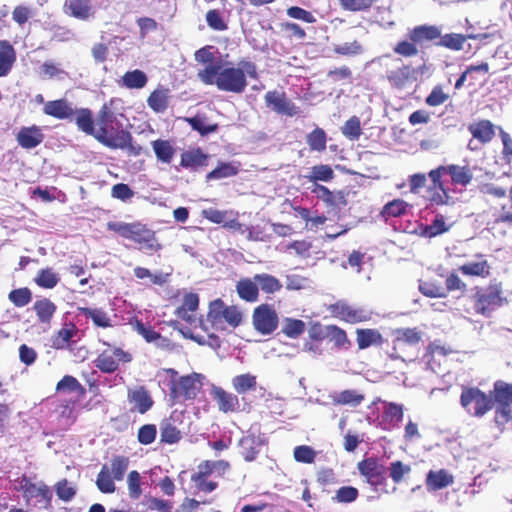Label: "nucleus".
<instances>
[{"label": "nucleus", "mask_w": 512, "mask_h": 512, "mask_svg": "<svg viewBox=\"0 0 512 512\" xmlns=\"http://www.w3.org/2000/svg\"><path fill=\"white\" fill-rule=\"evenodd\" d=\"M247 77L258 79L257 65L246 59L238 62V67L222 68L220 64H210L199 72V78L207 85H216L220 91L241 94L245 91Z\"/></svg>", "instance_id": "obj_1"}, {"label": "nucleus", "mask_w": 512, "mask_h": 512, "mask_svg": "<svg viewBox=\"0 0 512 512\" xmlns=\"http://www.w3.org/2000/svg\"><path fill=\"white\" fill-rule=\"evenodd\" d=\"M445 176H449V182L454 187H467L474 178L473 169L469 165H440L430 170L428 173L431 180L430 201L437 206L447 205L450 201L449 189L444 181Z\"/></svg>", "instance_id": "obj_2"}, {"label": "nucleus", "mask_w": 512, "mask_h": 512, "mask_svg": "<svg viewBox=\"0 0 512 512\" xmlns=\"http://www.w3.org/2000/svg\"><path fill=\"white\" fill-rule=\"evenodd\" d=\"M123 124L117 120L111 107L104 103L96 115V134L94 138L102 145L112 148L122 146L128 138Z\"/></svg>", "instance_id": "obj_3"}, {"label": "nucleus", "mask_w": 512, "mask_h": 512, "mask_svg": "<svg viewBox=\"0 0 512 512\" xmlns=\"http://www.w3.org/2000/svg\"><path fill=\"white\" fill-rule=\"evenodd\" d=\"M470 299L475 314L486 318L491 317L494 311L507 302L503 284L497 280L491 281L487 286L475 287Z\"/></svg>", "instance_id": "obj_4"}, {"label": "nucleus", "mask_w": 512, "mask_h": 512, "mask_svg": "<svg viewBox=\"0 0 512 512\" xmlns=\"http://www.w3.org/2000/svg\"><path fill=\"white\" fill-rule=\"evenodd\" d=\"M440 37V28L436 25H418L408 33L409 40L399 41L393 51L402 57H414L419 50L417 45H423L425 42H432Z\"/></svg>", "instance_id": "obj_5"}, {"label": "nucleus", "mask_w": 512, "mask_h": 512, "mask_svg": "<svg viewBox=\"0 0 512 512\" xmlns=\"http://www.w3.org/2000/svg\"><path fill=\"white\" fill-rule=\"evenodd\" d=\"M460 405L472 417L482 418L494 407L491 394L478 387L463 386L460 394Z\"/></svg>", "instance_id": "obj_6"}, {"label": "nucleus", "mask_w": 512, "mask_h": 512, "mask_svg": "<svg viewBox=\"0 0 512 512\" xmlns=\"http://www.w3.org/2000/svg\"><path fill=\"white\" fill-rule=\"evenodd\" d=\"M491 397L496 405L494 422L497 426H504L512 421V384L498 380L493 384Z\"/></svg>", "instance_id": "obj_7"}, {"label": "nucleus", "mask_w": 512, "mask_h": 512, "mask_svg": "<svg viewBox=\"0 0 512 512\" xmlns=\"http://www.w3.org/2000/svg\"><path fill=\"white\" fill-rule=\"evenodd\" d=\"M106 349H103L93 361L94 366L102 373L112 374L119 369L120 364H127L133 360L129 351L121 347L113 346L107 341H100Z\"/></svg>", "instance_id": "obj_8"}, {"label": "nucleus", "mask_w": 512, "mask_h": 512, "mask_svg": "<svg viewBox=\"0 0 512 512\" xmlns=\"http://www.w3.org/2000/svg\"><path fill=\"white\" fill-rule=\"evenodd\" d=\"M207 319L214 327L226 322L232 328H236L242 323L243 314L237 306H227L223 300L216 299L209 305Z\"/></svg>", "instance_id": "obj_9"}, {"label": "nucleus", "mask_w": 512, "mask_h": 512, "mask_svg": "<svg viewBox=\"0 0 512 512\" xmlns=\"http://www.w3.org/2000/svg\"><path fill=\"white\" fill-rule=\"evenodd\" d=\"M279 325V316L273 305L262 303L252 312V326L260 335H271Z\"/></svg>", "instance_id": "obj_10"}, {"label": "nucleus", "mask_w": 512, "mask_h": 512, "mask_svg": "<svg viewBox=\"0 0 512 512\" xmlns=\"http://www.w3.org/2000/svg\"><path fill=\"white\" fill-rule=\"evenodd\" d=\"M202 378L201 374L193 372L189 375L180 376L177 380H172L170 396L174 399L180 397L184 400L195 399L202 388Z\"/></svg>", "instance_id": "obj_11"}, {"label": "nucleus", "mask_w": 512, "mask_h": 512, "mask_svg": "<svg viewBox=\"0 0 512 512\" xmlns=\"http://www.w3.org/2000/svg\"><path fill=\"white\" fill-rule=\"evenodd\" d=\"M329 311L334 318L349 324L367 322L371 319V311L354 307L344 301H337L329 306Z\"/></svg>", "instance_id": "obj_12"}, {"label": "nucleus", "mask_w": 512, "mask_h": 512, "mask_svg": "<svg viewBox=\"0 0 512 512\" xmlns=\"http://www.w3.org/2000/svg\"><path fill=\"white\" fill-rule=\"evenodd\" d=\"M127 239L136 243L140 250L156 252L162 248L161 244L157 242L155 232L141 222H133Z\"/></svg>", "instance_id": "obj_13"}, {"label": "nucleus", "mask_w": 512, "mask_h": 512, "mask_svg": "<svg viewBox=\"0 0 512 512\" xmlns=\"http://www.w3.org/2000/svg\"><path fill=\"white\" fill-rule=\"evenodd\" d=\"M266 107L279 115L293 117L299 113V108L290 100L284 91L271 90L265 96Z\"/></svg>", "instance_id": "obj_14"}, {"label": "nucleus", "mask_w": 512, "mask_h": 512, "mask_svg": "<svg viewBox=\"0 0 512 512\" xmlns=\"http://www.w3.org/2000/svg\"><path fill=\"white\" fill-rule=\"evenodd\" d=\"M127 401L131 405L130 411L139 414H146L154 405L149 390L143 386H135L127 390Z\"/></svg>", "instance_id": "obj_15"}, {"label": "nucleus", "mask_w": 512, "mask_h": 512, "mask_svg": "<svg viewBox=\"0 0 512 512\" xmlns=\"http://www.w3.org/2000/svg\"><path fill=\"white\" fill-rule=\"evenodd\" d=\"M358 470L372 486L377 487L385 482V467L376 458L363 459L358 463Z\"/></svg>", "instance_id": "obj_16"}, {"label": "nucleus", "mask_w": 512, "mask_h": 512, "mask_svg": "<svg viewBox=\"0 0 512 512\" xmlns=\"http://www.w3.org/2000/svg\"><path fill=\"white\" fill-rule=\"evenodd\" d=\"M181 421L176 412L171 413L167 418L160 422V442L163 444H176L182 437V431L179 428Z\"/></svg>", "instance_id": "obj_17"}, {"label": "nucleus", "mask_w": 512, "mask_h": 512, "mask_svg": "<svg viewBox=\"0 0 512 512\" xmlns=\"http://www.w3.org/2000/svg\"><path fill=\"white\" fill-rule=\"evenodd\" d=\"M210 394L216 401L219 411L235 413L240 411V400L237 394L226 391L220 386L212 385Z\"/></svg>", "instance_id": "obj_18"}, {"label": "nucleus", "mask_w": 512, "mask_h": 512, "mask_svg": "<svg viewBox=\"0 0 512 512\" xmlns=\"http://www.w3.org/2000/svg\"><path fill=\"white\" fill-rule=\"evenodd\" d=\"M210 155L200 147L185 150L180 155L179 166L183 169L196 172L208 165Z\"/></svg>", "instance_id": "obj_19"}, {"label": "nucleus", "mask_w": 512, "mask_h": 512, "mask_svg": "<svg viewBox=\"0 0 512 512\" xmlns=\"http://www.w3.org/2000/svg\"><path fill=\"white\" fill-rule=\"evenodd\" d=\"M20 489L23 496L27 499H36L38 502L50 504L52 499V491L44 483H33L29 478L23 477L20 482Z\"/></svg>", "instance_id": "obj_20"}, {"label": "nucleus", "mask_w": 512, "mask_h": 512, "mask_svg": "<svg viewBox=\"0 0 512 512\" xmlns=\"http://www.w3.org/2000/svg\"><path fill=\"white\" fill-rule=\"evenodd\" d=\"M311 192L315 194L319 200L323 201L326 206L331 208L341 209L348 204L347 193L342 190L331 191L324 185L315 184Z\"/></svg>", "instance_id": "obj_21"}, {"label": "nucleus", "mask_w": 512, "mask_h": 512, "mask_svg": "<svg viewBox=\"0 0 512 512\" xmlns=\"http://www.w3.org/2000/svg\"><path fill=\"white\" fill-rule=\"evenodd\" d=\"M44 134L41 127L37 125L23 126L16 134L19 146L24 149H34L44 141Z\"/></svg>", "instance_id": "obj_22"}, {"label": "nucleus", "mask_w": 512, "mask_h": 512, "mask_svg": "<svg viewBox=\"0 0 512 512\" xmlns=\"http://www.w3.org/2000/svg\"><path fill=\"white\" fill-rule=\"evenodd\" d=\"M487 33L480 34H458V33H447L442 35L440 33L439 41L436 43L437 46H441L453 51H460L463 49L464 43L467 39L482 40L488 38Z\"/></svg>", "instance_id": "obj_23"}, {"label": "nucleus", "mask_w": 512, "mask_h": 512, "mask_svg": "<svg viewBox=\"0 0 512 512\" xmlns=\"http://www.w3.org/2000/svg\"><path fill=\"white\" fill-rule=\"evenodd\" d=\"M451 352L452 350L441 344L440 341H434L427 345L423 358L428 368L433 372H437L441 366V360Z\"/></svg>", "instance_id": "obj_24"}, {"label": "nucleus", "mask_w": 512, "mask_h": 512, "mask_svg": "<svg viewBox=\"0 0 512 512\" xmlns=\"http://www.w3.org/2000/svg\"><path fill=\"white\" fill-rule=\"evenodd\" d=\"M32 309L35 312L38 323L50 328L54 315L57 312V305L51 299L43 297L34 302Z\"/></svg>", "instance_id": "obj_25"}, {"label": "nucleus", "mask_w": 512, "mask_h": 512, "mask_svg": "<svg viewBox=\"0 0 512 512\" xmlns=\"http://www.w3.org/2000/svg\"><path fill=\"white\" fill-rule=\"evenodd\" d=\"M404 408L402 404L388 402L384 405L381 418V426L384 430H392L397 428L403 420Z\"/></svg>", "instance_id": "obj_26"}, {"label": "nucleus", "mask_w": 512, "mask_h": 512, "mask_svg": "<svg viewBox=\"0 0 512 512\" xmlns=\"http://www.w3.org/2000/svg\"><path fill=\"white\" fill-rule=\"evenodd\" d=\"M77 326L72 323H64L61 329L56 331L50 339V346L55 350H64L70 346L71 340L78 333Z\"/></svg>", "instance_id": "obj_27"}, {"label": "nucleus", "mask_w": 512, "mask_h": 512, "mask_svg": "<svg viewBox=\"0 0 512 512\" xmlns=\"http://www.w3.org/2000/svg\"><path fill=\"white\" fill-rule=\"evenodd\" d=\"M170 99H171L170 89L163 85H159L148 96L147 104L153 112L163 113L169 107Z\"/></svg>", "instance_id": "obj_28"}, {"label": "nucleus", "mask_w": 512, "mask_h": 512, "mask_svg": "<svg viewBox=\"0 0 512 512\" xmlns=\"http://www.w3.org/2000/svg\"><path fill=\"white\" fill-rule=\"evenodd\" d=\"M63 10L65 14L79 20H87L94 13L90 0H65Z\"/></svg>", "instance_id": "obj_29"}, {"label": "nucleus", "mask_w": 512, "mask_h": 512, "mask_svg": "<svg viewBox=\"0 0 512 512\" xmlns=\"http://www.w3.org/2000/svg\"><path fill=\"white\" fill-rule=\"evenodd\" d=\"M262 441L259 436L248 434L239 440L240 454L246 462H252L260 453Z\"/></svg>", "instance_id": "obj_30"}, {"label": "nucleus", "mask_w": 512, "mask_h": 512, "mask_svg": "<svg viewBox=\"0 0 512 512\" xmlns=\"http://www.w3.org/2000/svg\"><path fill=\"white\" fill-rule=\"evenodd\" d=\"M235 289L238 297L247 303H255L259 300V287L254 277L241 278L237 281Z\"/></svg>", "instance_id": "obj_31"}, {"label": "nucleus", "mask_w": 512, "mask_h": 512, "mask_svg": "<svg viewBox=\"0 0 512 512\" xmlns=\"http://www.w3.org/2000/svg\"><path fill=\"white\" fill-rule=\"evenodd\" d=\"M198 306V295L196 293H186L183 298L182 305L176 309L175 314L183 321L192 324L195 321L194 313L198 309Z\"/></svg>", "instance_id": "obj_32"}, {"label": "nucleus", "mask_w": 512, "mask_h": 512, "mask_svg": "<svg viewBox=\"0 0 512 512\" xmlns=\"http://www.w3.org/2000/svg\"><path fill=\"white\" fill-rule=\"evenodd\" d=\"M77 128L86 135L94 137L96 134V118L88 108H80L74 111Z\"/></svg>", "instance_id": "obj_33"}, {"label": "nucleus", "mask_w": 512, "mask_h": 512, "mask_svg": "<svg viewBox=\"0 0 512 512\" xmlns=\"http://www.w3.org/2000/svg\"><path fill=\"white\" fill-rule=\"evenodd\" d=\"M453 482V475L448 473L445 469L437 471L430 470L426 476V487L428 491L441 490L451 485Z\"/></svg>", "instance_id": "obj_34"}, {"label": "nucleus", "mask_w": 512, "mask_h": 512, "mask_svg": "<svg viewBox=\"0 0 512 512\" xmlns=\"http://www.w3.org/2000/svg\"><path fill=\"white\" fill-rule=\"evenodd\" d=\"M450 225L446 223L442 214H437L429 225L419 226L418 234L420 237L432 239L448 232Z\"/></svg>", "instance_id": "obj_35"}, {"label": "nucleus", "mask_w": 512, "mask_h": 512, "mask_svg": "<svg viewBox=\"0 0 512 512\" xmlns=\"http://www.w3.org/2000/svg\"><path fill=\"white\" fill-rule=\"evenodd\" d=\"M16 62V51L7 40H0V77L7 76Z\"/></svg>", "instance_id": "obj_36"}, {"label": "nucleus", "mask_w": 512, "mask_h": 512, "mask_svg": "<svg viewBox=\"0 0 512 512\" xmlns=\"http://www.w3.org/2000/svg\"><path fill=\"white\" fill-rule=\"evenodd\" d=\"M386 78L391 87L402 89L412 81L413 69L409 65H403L397 69L387 71Z\"/></svg>", "instance_id": "obj_37"}, {"label": "nucleus", "mask_w": 512, "mask_h": 512, "mask_svg": "<svg viewBox=\"0 0 512 512\" xmlns=\"http://www.w3.org/2000/svg\"><path fill=\"white\" fill-rule=\"evenodd\" d=\"M151 146L157 161L162 164H171L176 154V148L170 140L156 139L151 142Z\"/></svg>", "instance_id": "obj_38"}, {"label": "nucleus", "mask_w": 512, "mask_h": 512, "mask_svg": "<svg viewBox=\"0 0 512 512\" xmlns=\"http://www.w3.org/2000/svg\"><path fill=\"white\" fill-rule=\"evenodd\" d=\"M43 112L56 119H67L74 115V110L65 99L48 101L43 108Z\"/></svg>", "instance_id": "obj_39"}, {"label": "nucleus", "mask_w": 512, "mask_h": 512, "mask_svg": "<svg viewBox=\"0 0 512 512\" xmlns=\"http://www.w3.org/2000/svg\"><path fill=\"white\" fill-rule=\"evenodd\" d=\"M231 383L237 395L242 396L244 401L246 393L256 390L257 378L251 373H244L233 377Z\"/></svg>", "instance_id": "obj_40"}, {"label": "nucleus", "mask_w": 512, "mask_h": 512, "mask_svg": "<svg viewBox=\"0 0 512 512\" xmlns=\"http://www.w3.org/2000/svg\"><path fill=\"white\" fill-rule=\"evenodd\" d=\"M422 332L417 328H402L396 331L393 350L404 345L413 346L422 341Z\"/></svg>", "instance_id": "obj_41"}, {"label": "nucleus", "mask_w": 512, "mask_h": 512, "mask_svg": "<svg viewBox=\"0 0 512 512\" xmlns=\"http://www.w3.org/2000/svg\"><path fill=\"white\" fill-rule=\"evenodd\" d=\"M356 341L358 348L364 350L372 345H381L383 343V336L376 329L361 328L356 330Z\"/></svg>", "instance_id": "obj_42"}, {"label": "nucleus", "mask_w": 512, "mask_h": 512, "mask_svg": "<svg viewBox=\"0 0 512 512\" xmlns=\"http://www.w3.org/2000/svg\"><path fill=\"white\" fill-rule=\"evenodd\" d=\"M326 335L336 350H348L352 345L346 331L337 325H327Z\"/></svg>", "instance_id": "obj_43"}, {"label": "nucleus", "mask_w": 512, "mask_h": 512, "mask_svg": "<svg viewBox=\"0 0 512 512\" xmlns=\"http://www.w3.org/2000/svg\"><path fill=\"white\" fill-rule=\"evenodd\" d=\"M472 136L482 143H487L495 136L494 126L489 120H480L469 126Z\"/></svg>", "instance_id": "obj_44"}, {"label": "nucleus", "mask_w": 512, "mask_h": 512, "mask_svg": "<svg viewBox=\"0 0 512 512\" xmlns=\"http://www.w3.org/2000/svg\"><path fill=\"white\" fill-rule=\"evenodd\" d=\"M122 87L127 89H142L148 83V77L145 72L139 69L127 71L119 81Z\"/></svg>", "instance_id": "obj_45"}, {"label": "nucleus", "mask_w": 512, "mask_h": 512, "mask_svg": "<svg viewBox=\"0 0 512 512\" xmlns=\"http://www.w3.org/2000/svg\"><path fill=\"white\" fill-rule=\"evenodd\" d=\"M78 314L92 320L95 326L101 328L111 327V319L108 314L100 308L78 307Z\"/></svg>", "instance_id": "obj_46"}, {"label": "nucleus", "mask_w": 512, "mask_h": 512, "mask_svg": "<svg viewBox=\"0 0 512 512\" xmlns=\"http://www.w3.org/2000/svg\"><path fill=\"white\" fill-rule=\"evenodd\" d=\"M490 269V264L485 259L477 262H468L458 268V270L466 276L481 278L489 277L491 274Z\"/></svg>", "instance_id": "obj_47"}, {"label": "nucleus", "mask_w": 512, "mask_h": 512, "mask_svg": "<svg viewBox=\"0 0 512 512\" xmlns=\"http://www.w3.org/2000/svg\"><path fill=\"white\" fill-rule=\"evenodd\" d=\"M240 163L219 162L217 167L207 173L206 180H219L223 178L233 177L238 174Z\"/></svg>", "instance_id": "obj_48"}, {"label": "nucleus", "mask_w": 512, "mask_h": 512, "mask_svg": "<svg viewBox=\"0 0 512 512\" xmlns=\"http://www.w3.org/2000/svg\"><path fill=\"white\" fill-rule=\"evenodd\" d=\"M259 289L265 294H274L282 289V283L275 276L268 273H260L254 275Z\"/></svg>", "instance_id": "obj_49"}, {"label": "nucleus", "mask_w": 512, "mask_h": 512, "mask_svg": "<svg viewBox=\"0 0 512 512\" xmlns=\"http://www.w3.org/2000/svg\"><path fill=\"white\" fill-rule=\"evenodd\" d=\"M409 204L403 199H394L386 203L382 210L380 211V215L388 220L389 218L401 217L408 212Z\"/></svg>", "instance_id": "obj_50"}, {"label": "nucleus", "mask_w": 512, "mask_h": 512, "mask_svg": "<svg viewBox=\"0 0 512 512\" xmlns=\"http://www.w3.org/2000/svg\"><path fill=\"white\" fill-rule=\"evenodd\" d=\"M365 399L362 393L356 390L346 389L333 396V403L336 405L359 406Z\"/></svg>", "instance_id": "obj_51"}, {"label": "nucleus", "mask_w": 512, "mask_h": 512, "mask_svg": "<svg viewBox=\"0 0 512 512\" xmlns=\"http://www.w3.org/2000/svg\"><path fill=\"white\" fill-rule=\"evenodd\" d=\"M60 281L58 273L53 268L47 267L37 272L34 282L43 289H53Z\"/></svg>", "instance_id": "obj_52"}, {"label": "nucleus", "mask_w": 512, "mask_h": 512, "mask_svg": "<svg viewBox=\"0 0 512 512\" xmlns=\"http://www.w3.org/2000/svg\"><path fill=\"white\" fill-rule=\"evenodd\" d=\"M306 143L311 151L324 152L327 145V134L324 129L316 127L307 134Z\"/></svg>", "instance_id": "obj_53"}, {"label": "nucleus", "mask_w": 512, "mask_h": 512, "mask_svg": "<svg viewBox=\"0 0 512 512\" xmlns=\"http://www.w3.org/2000/svg\"><path fill=\"white\" fill-rule=\"evenodd\" d=\"M308 181L318 184V181L329 182L335 177L330 165L319 164L311 168L310 173L304 176Z\"/></svg>", "instance_id": "obj_54"}, {"label": "nucleus", "mask_w": 512, "mask_h": 512, "mask_svg": "<svg viewBox=\"0 0 512 512\" xmlns=\"http://www.w3.org/2000/svg\"><path fill=\"white\" fill-rule=\"evenodd\" d=\"M306 329V324L301 319L287 317L283 320L282 333L291 339L300 337Z\"/></svg>", "instance_id": "obj_55"}, {"label": "nucleus", "mask_w": 512, "mask_h": 512, "mask_svg": "<svg viewBox=\"0 0 512 512\" xmlns=\"http://www.w3.org/2000/svg\"><path fill=\"white\" fill-rule=\"evenodd\" d=\"M115 479L109 471L107 465H103L97 475L96 486L104 494H112L116 490Z\"/></svg>", "instance_id": "obj_56"}, {"label": "nucleus", "mask_w": 512, "mask_h": 512, "mask_svg": "<svg viewBox=\"0 0 512 512\" xmlns=\"http://www.w3.org/2000/svg\"><path fill=\"white\" fill-rule=\"evenodd\" d=\"M358 497L359 490L356 487L341 486L335 491V494L331 499L334 503L350 504L356 501Z\"/></svg>", "instance_id": "obj_57"}, {"label": "nucleus", "mask_w": 512, "mask_h": 512, "mask_svg": "<svg viewBox=\"0 0 512 512\" xmlns=\"http://www.w3.org/2000/svg\"><path fill=\"white\" fill-rule=\"evenodd\" d=\"M450 99V95L441 84L435 85L431 92L425 98V103L429 107L443 105Z\"/></svg>", "instance_id": "obj_58"}, {"label": "nucleus", "mask_w": 512, "mask_h": 512, "mask_svg": "<svg viewBox=\"0 0 512 512\" xmlns=\"http://www.w3.org/2000/svg\"><path fill=\"white\" fill-rule=\"evenodd\" d=\"M129 466V458L116 455L112 458L109 471L116 481H122Z\"/></svg>", "instance_id": "obj_59"}, {"label": "nucleus", "mask_w": 512, "mask_h": 512, "mask_svg": "<svg viewBox=\"0 0 512 512\" xmlns=\"http://www.w3.org/2000/svg\"><path fill=\"white\" fill-rule=\"evenodd\" d=\"M342 134L351 141H356L362 134L360 119L357 116L350 117L341 127Z\"/></svg>", "instance_id": "obj_60"}, {"label": "nucleus", "mask_w": 512, "mask_h": 512, "mask_svg": "<svg viewBox=\"0 0 512 512\" xmlns=\"http://www.w3.org/2000/svg\"><path fill=\"white\" fill-rule=\"evenodd\" d=\"M9 301L15 307H24L32 301V291L28 287L13 289L8 294Z\"/></svg>", "instance_id": "obj_61"}, {"label": "nucleus", "mask_w": 512, "mask_h": 512, "mask_svg": "<svg viewBox=\"0 0 512 512\" xmlns=\"http://www.w3.org/2000/svg\"><path fill=\"white\" fill-rule=\"evenodd\" d=\"M316 451L308 445H299L294 448L293 456L296 462L312 464L316 458Z\"/></svg>", "instance_id": "obj_62"}, {"label": "nucleus", "mask_w": 512, "mask_h": 512, "mask_svg": "<svg viewBox=\"0 0 512 512\" xmlns=\"http://www.w3.org/2000/svg\"><path fill=\"white\" fill-rule=\"evenodd\" d=\"M206 22L208 26L215 31H224L228 29L222 13L218 9H210L206 13Z\"/></svg>", "instance_id": "obj_63"}, {"label": "nucleus", "mask_w": 512, "mask_h": 512, "mask_svg": "<svg viewBox=\"0 0 512 512\" xmlns=\"http://www.w3.org/2000/svg\"><path fill=\"white\" fill-rule=\"evenodd\" d=\"M127 485L130 498L136 500L142 495L141 476L136 470L130 471L127 477Z\"/></svg>", "instance_id": "obj_64"}]
</instances>
